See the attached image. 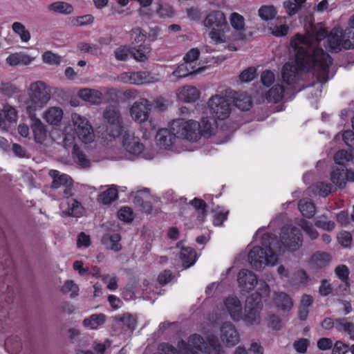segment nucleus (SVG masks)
I'll list each match as a JSON object with an SVG mask.
<instances>
[{"label":"nucleus","instance_id":"f257e3e1","mask_svg":"<svg viewBox=\"0 0 354 354\" xmlns=\"http://www.w3.org/2000/svg\"><path fill=\"white\" fill-rule=\"evenodd\" d=\"M264 230V227L259 228L254 235L255 240L258 237L261 238V246H254L248 256L249 263L256 270H261L265 266H276L285 250L294 252L303 243L301 232L292 225L288 224L282 227L280 239L268 232L262 233Z\"/></svg>","mask_w":354,"mask_h":354},{"label":"nucleus","instance_id":"f03ea898","mask_svg":"<svg viewBox=\"0 0 354 354\" xmlns=\"http://www.w3.org/2000/svg\"><path fill=\"white\" fill-rule=\"evenodd\" d=\"M295 61L284 64L281 70L283 81L288 84H295L300 78L301 72L305 68H310L315 72L320 81H326L329 66L332 59L322 50H315L313 55L306 51L310 47L307 38L301 34H296L290 40Z\"/></svg>","mask_w":354,"mask_h":354},{"label":"nucleus","instance_id":"7ed1b4c3","mask_svg":"<svg viewBox=\"0 0 354 354\" xmlns=\"http://www.w3.org/2000/svg\"><path fill=\"white\" fill-rule=\"evenodd\" d=\"M207 104L213 118L202 119L204 133L214 136V142L217 144L227 142L232 130L226 127H218V121H225L229 118L232 113L233 106L230 97L223 93L215 94L209 98Z\"/></svg>","mask_w":354,"mask_h":354},{"label":"nucleus","instance_id":"20e7f679","mask_svg":"<svg viewBox=\"0 0 354 354\" xmlns=\"http://www.w3.org/2000/svg\"><path fill=\"white\" fill-rule=\"evenodd\" d=\"M308 39L310 44V47L306 49V51L310 55L313 54L315 50H322L326 54L320 47L322 40L327 37L328 46H325L326 49H329L331 52L337 53L342 48L351 49L354 48V40H350V37H345V31L342 32L340 28H333L330 35H328L327 30L323 26L316 27L313 31V35H301ZM330 57V56L327 53Z\"/></svg>","mask_w":354,"mask_h":354},{"label":"nucleus","instance_id":"39448f33","mask_svg":"<svg viewBox=\"0 0 354 354\" xmlns=\"http://www.w3.org/2000/svg\"><path fill=\"white\" fill-rule=\"evenodd\" d=\"M63 145L71 147L77 138L82 142L88 144L94 140L95 135L89 120L84 116L73 113L71 120L63 130Z\"/></svg>","mask_w":354,"mask_h":354},{"label":"nucleus","instance_id":"423d86ee","mask_svg":"<svg viewBox=\"0 0 354 354\" xmlns=\"http://www.w3.org/2000/svg\"><path fill=\"white\" fill-rule=\"evenodd\" d=\"M172 133L177 138L178 142L185 140L196 142L200 140L202 135L211 137L203 132V126L194 120L178 118L169 122Z\"/></svg>","mask_w":354,"mask_h":354},{"label":"nucleus","instance_id":"0eeeda50","mask_svg":"<svg viewBox=\"0 0 354 354\" xmlns=\"http://www.w3.org/2000/svg\"><path fill=\"white\" fill-rule=\"evenodd\" d=\"M27 93L28 100L26 102V109L29 115L33 114L37 109H42L51 98L50 86L41 80L32 82Z\"/></svg>","mask_w":354,"mask_h":354},{"label":"nucleus","instance_id":"6e6552de","mask_svg":"<svg viewBox=\"0 0 354 354\" xmlns=\"http://www.w3.org/2000/svg\"><path fill=\"white\" fill-rule=\"evenodd\" d=\"M205 27L210 28L209 37L215 44L226 43L230 40V32L225 14L219 10L210 12L204 20Z\"/></svg>","mask_w":354,"mask_h":354},{"label":"nucleus","instance_id":"1a4fd4ad","mask_svg":"<svg viewBox=\"0 0 354 354\" xmlns=\"http://www.w3.org/2000/svg\"><path fill=\"white\" fill-rule=\"evenodd\" d=\"M122 148L124 151L125 158L129 160L144 158L151 160L153 158L154 153L147 152L145 149L143 144L138 137L131 131H122L120 134Z\"/></svg>","mask_w":354,"mask_h":354},{"label":"nucleus","instance_id":"9d476101","mask_svg":"<svg viewBox=\"0 0 354 354\" xmlns=\"http://www.w3.org/2000/svg\"><path fill=\"white\" fill-rule=\"evenodd\" d=\"M102 117L106 127L104 138L108 143L115 140L123 131L122 120L119 109L113 105L105 108Z\"/></svg>","mask_w":354,"mask_h":354},{"label":"nucleus","instance_id":"9b49d317","mask_svg":"<svg viewBox=\"0 0 354 354\" xmlns=\"http://www.w3.org/2000/svg\"><path fill=\"white\" fill-rule=\"evenodd\" d=\"M263 304L258 294H252L247 297L243 320L249 325H257L261 323V312Z\"/></svg>","mask_w":354,"mask_h":354},{"label":"nucleus","instance_id":"f8f14e48","mask_svg":"<svg viewBox=\"0 0 354 354\" xmlns=\"http://www.w3.org/2000/svg\"><path fill=\"white\" fill-rule=\"evenodd\" d=\"M151 104L146 98H140L136 101L129 109L131 118L139 124L149 120Z\"/></svg>","mask_w":354,"mask_h":354},{"label":"nucleus","instance_id":"ddd939ff","mask_svg":"<svg viewBox=\"0 0 354 354\" xmlns=\"http://www.w3.org/2000/svg\"><path fill=\"white\" fill-rule=\"evenodd\" d=\"M116 90L113 88H104L102 91L84 88L77 92V96L83 101L91 104H101L104 97V93L108 95L116 94Z\"/></svg>","mask_w":354,"mask_h":354},{"label":"nucleus","instance_id":"4468645a","mask_svg":"<svg viewBox=\"0 0 354 354\" xmlns=\"http://www.w3.org/2000/svg\"><path fill=\"white\" fill-rule=\"evenodd\" d=\"M156 143L160 147L177 151V145L179 142L177 138L171 131V125L169 124L167 129H159L156 136Z\"/></svg>","mask_w":354,"mask_h":354},{"label":"nucleus","instance_id":"2eb2a0df","mask_svg":"<svg viewBox=\"0 0 354 354\" xmlns=\"http://www.w3.org/2000/svg\"><path fill=\"white\" fill-rule=\"evenodd\" d=\"M120 78L124 83L135 85H142L156 82L155 77L145 71L123 73L120 75Z\"/></svg>","mask_w":354,"mask_h":354},{"label":"nucleus","instance_id":"dca6fc26","mask_svg":"<svg viewBox=\"0 0 354 354\" xmlns=\"http://www.w3.org/2000/svg\"><path fill=\"white\" fill-rule=\"evenodd\" d=\"M223 310L232 319L239 322L243 319V306L240 299L236 296H229L223 300Z\"/></svg>","mask_w":354,"mask_h":354},{"label":"nucleus","instance_id":"f3484780","mask_svg":"<svg viewBox=\"0 0 354 354\" xmlns=\"http://www.w3.org/2000/svg\"><path fill=\"white\" fill-rule=\"evenodd\" d=\"M332 183L339 188H344L346 182H354V172L345 167H337L330 174Z\"/></svg>","mask_w":354,"mask_h":354},{"label":"nucleus","instance_id":"a211bd4d","mask_svg":"<svg viewBox=\"0 0 354 354\" xmlns=\"http://www.w3.org/2000/svg\"><path fill=\"white\" fill-rule=\"evenodd\" d=\"M49 175L53 179L51 187L54 189L63 188V192L65 195H68L71 190L73 185V180L71 178L67 175L61 174L57 170H50Z\"/></svg>","mask_w":354,"mask_h":354},{"label":"nucleus","instance_id":"6ab92c4d","mask_svg":"<svg viewBox=\"0 0 354 354\" xmlns=\"http://www.w3.org/2000/svg\"><path fill=\"white\" fill-rule=\"evenodd\" d=\"M237 282L239 288L243 291L249 292L255 287L257 283V277L252 271L242 269L238 273Z\"/></svg>","mask_w":354,"mask_h":354},{"label":"nucleus","instance_id":"aec40b11","mask_svg":"<svg viewBox=\"0 0 354 354\" xmlns=\"http://www.w3.org/2000/svg\"><path fill=\"white\" fill-rule=\"evenodd\" d=\"M221 338L227 346H234L239 342V336L235 326L230 322L225 323L221 327Z\"/></svg>","mask_w":354,"mask_h":354},{"label":"nucleus","instance_id":"412c9836","mask_svg":"<svg viewBox=\"0 0 354 354\" xmlns=\"http://www.w3.org/2000/svg\"><path fill=\"white\" fill-rule=\"evenodd\" d=\"M17 119L16 109L9 104H5L0 109V128L7 130L10 124L14 123Z\"/></svg>","mask_w":354,"mask_h":354},{"label":"nucleus","instance_id":"4be33fe9","mask_svg":"<svg viewBox=\"0 0 354 354\" xmlns=\"http://www.w3.org/2000/svg\"><path fill=\"white\" fill-rule=\"evenodd\" d=\"M268 30L276 37L286 36L289 33L290 27L286 23V17H277L269 24Z\"/></svg>","mask_w":354,"mask_h":354},{"label":"nucleus","instance_id":"5701e85b","mask_svg":"<svg viewBox=\"0 0 354 354\" xmlns=\"http://www.w3.org/2000/svg\"><path fill=\"white\" fill-rule=\"evenodd\" d=\"M230 22L232 28L237 32V34L233 35L234 40H243L245 38V19L244 17L237 13L232 12L230 16ZM230 37L232 34L230 35Z\"/></svg>","mask_w":354,"mask_h":354},{"label":"nucleus","instance_id":"b1692460","mask_svg":"<svg viewBox=\"0 0 354 354\" xmlns=\"http://www.w3.org/2000/svg\"><path fill=\"white\" fill-rule=\"evenodd\" d=\"M65 196L66 198L61 203L62 207L67 205L64 209V213L69 216L79 217L83 212L82 206L75 198L71 196V193Z\"/></svg>","mask_w":354,"mask_h":354},{"label":"nucleus","instance_id":"393cba45","mask_svg":"<svg viewBox=\"0 0 354 354\" xmlns=\"http://www.w3.org/2000/svg\"><path fill=\"white\" fill-rule=\"evenodd\" d=\"M64 116V111L59 106H50L44 114V120L50 125L58 126L60 124Z\"/></svg>","mask_w":354,"mask_h":354},{"label":"nucleus","instance_id":"a878e982","mask_svg":"<svg viewBox=\"0 0 354 354\" xmlns=\"http://www.w3.org/2000/svg\"><path fill=\"white\" fill-rule=\"evenodd\" d=\"M178 98L185 102H194L200 97V91L193 86H183L178 90Z\"/></svg>","mask_w":354,"mask_h":354},{"label":"nucleus","instance_id":"bb28decb","mask_svg":"<svg viewBox=\"0 0 354 354\" xmlns=\"http://www.w3.org/2000/svg\"><path fill=\"white\" fill-rule=\"evenodd\" d=\"M35 60V57H31L24 52H18L10 54L6 59V63L11 66L18 65L28 66Z\"/></svg>","mask_w":354,"mask_h":354},{"label":"nucleus","instance_id":"cd10ccee","mask_svg":"<svg viewBox=\"0 0 354 354\" xmlns=\"http://www.w3.org/2000/svg\"><path fill=\"white\" fill-rule=\"evenodd\" d=\"M72 147V158L75 164L83 169L90 167L93 160L88 158L86 154L75 143Z\"/></svg>","mask_w":354,"mask_h":354},{"label":"nucleus","instance_id":"c85d7f7f","mask_svg":"<svg viewBox=\"0 0 354 354\" xmlns=\"http://www.w3.org/2000/svg\"><path fill=\"white\" fill-rule=\"evenodd\" d=\"M115 319V328H122L125 332L130 333L135 328L136 319L129 314H124L122 316H118Z\"/></svg>","mask_w":354,"mask_h":354},{"label":"nucleus","instance_id":"c756f323","mask_svg":"<svg viewBox=\"0 0 354 354\" xmlns=\"http://www.w3.org/2000/svg\"><path fill=\"white\" fill-rule=\"evenodd\" d=\"M120 240V235L115 233L104 235L102 239V242L106 247V248L114 252H119L122 249Z\"/></svg>","mask_w":354,"mask_h":354},{"label":"nucleus","instance_id":"7c9ffc66","mask_svg":"<svg viewBox=\"0 0 354 354\" xmlns=\"http://www.w3.org/2000/svg\"><path fill=\"white\" fill-rule=\"evenodd\" d=\"M274 302L282 310L288 311L293 307V302L288 295L285 292H276Z\"/></svg>","mask_w":354,"mask_h":354},{"label":"nucleus","instance_id":"2f4dec72","mask_svg":"<svg viewBox=\"0 0 354 354\" xmlns=\"http://www.w3.org/2000/svg\"><path fill=\"white\" fill-rule=\"evenodd\" d=\"M284 91L285 89L283 86L274 85L265 94V99L268 102L277 103L283 99Z\"/></svg>","mask_w":354,"mask_h":354},{"label":"nucleus","instance_id":"473e14b6","mask_svg":"<svg viewBox=\"0 0 354 354\" xmlns=\"http://www.w3.org/2000/svg\"><path fill=\"white\" fill-rule=\"evenodd\" d=\"M48 10L55 13L66 15L71 14L74 9L73 6L67 2L55 1L48 6Z\"/></svg>","mask_w":354,"mask_h":354},{"label":"nucleus","instance_id":"72a5a7b5","mask_svg":"<svg viewBox=\"0 0 354 354\" xmlns=\"http://www.w3.org/2000/svg\"><path fill=\"white\" fill-rule=\"evenodd\" d=\"M31 127L35 141L38 143H42L45 140L47 135L44 124L40 120L36 119L33 121Z\"/></svg>","mask_w":354,"mask_h":354},{"label":"nucleus","instance_id":"f704fd0d","mask_svg":"<svg viewBox=\"0 0 354 354\" xmlns=\"http://www.w3.org/2000/svg\"><path fill=\"white\" fill-rule=\"evenodd\" d=\"M277 10L273 5H263L258 10L259 17L265 21L275 19Z\"/></svg>","mask_w":354,"mask_h":354},{"label":"nucleus","instance_id":"c9c22d12","mask_svg":"<svg viewBox=\"0 0 354 354\" xmlns=\"http://www.w3.org/2000/svg\"><path fill=\"white\" fill-rule=\"evenodd\" d=\"M180 257L183 266L187 268L195 263L196 261V253L194 250L191 248H183L181 250Z\"/></svg>","mask_w":354,"mask_h":354},{"label":"nucleus","instance_id":"e433bc0d","mask_svg":"<svg viewBox=\"0 0 354 354\" xmlns=\"http://www.w3.org/2000/svg\"><path fill=\"white\" fill-rule=\"evenodd\" d=\"M235 106L241 111H248L252 106V100L245 93H238L234 97Z\"/></svg>","mask_w":354,"mask_h":354},{"label":"nucleus","instance_id":"4c0bfd02","mask_svg":"<svg viewBox=\"0 0 354 354\" xmlns=\"http://www.w3.org/2000/svg\"><path fill=\"white\" fill-rule=\"evenodd\" d=\"M298 208L301 214L306 218H312L315 214V206L309 199L300 200L298 204Z\"/></svg>","mask_w":354,"mask_h":354},{"label":"nucleus","instance_id":"58836bf2","mask_svg":"<svg viewBox=\"0 0 354 354\" xmlns=\"http://www.w3.org/2000/svg\"><path fill=\"white\" fill-rule=\"evenodd\" d=\"M198 72V69H194V67H192L191 65H188V64L184 62L178 65L175 68V70L171 73V76L177 78H183Z\"/></svg>","mask_w":354,"mask_h":354},{"label":"nucleus","instance_id":"ea45409f","mask_svg":"<svg viewBox=\"0 0 354 354\" xmlns=\"http://www.w3.org/2000/svg\"><path fill=\"white\" fill-rule=\"evenodd\" d=\"M105 322V315L104 314H93L89 317L84 319L83 325L84 327L90 329H97V327Z\"/></svg>","mask_w":354,"mask_h":354},{"label":"nucleus","instance_id":"a19ab883","mask_svg":"<svg viewBox=\"0 0 354 354\" xmlns=\"http://www.w3.org/2000/svg\"><path fill=\"white\" fill-rule=\"evenodd\" d=\"M335 328L339 332L345 331L350 339L354 341V324L348 322L345 318L337 319Z\"/></svg>","mask_w":354,"mask_h":354},{"label":"nucleus","instance_id":"79ce46f5","mask_svg":"<svg viewBox=\"0 0 354 354\" xmlns=\"http://www.w3.org/2000/svg\"><path fill=\"white\" fill-rule=\"evenodd\" d=\"M12 30L20 37L21 42L28 43L30 41L31 38L30 33L21 22H14L12 25Z\"/></svg>","mask_w":354,"mask_h":354},{"label":"nucleus","instance_id":"37998d69","mask_svg":"<svg viewBox=\"0 0 354 354\" xmlns=\"http://www.w3.org/2000/svg\"><path fill=\"white\" fill-rule=\"evenodd\" d=\"M118 198V191L113 186L109 188L99 196V201L103 204H111Z\"/></svg>","mask_w":354,"mask_h":354},{"label":"nucleus","instance_id":"c03bdc74","mask_svg":"<svg viewBox=\"0 0 354 354\" xmlns=\"http://www.w3.org/2000/svg\"><path fill=\"white\" fill-rule=\"evenodd\" d=\"M298 225L301 228L306 232V235L312 240L315 239L318 237L319 233L314 227L313 224L309 221L300 219Z\"/></svg>","mask_w":354,"mask_h":354},{"label":"nucleus","instance_id":"a18cd8bd","mask_svg":"<svg viewBox=\"0 0 354 354\" xmlns=\"http://www.w3.org/2000/svg\"><path fill=\"white\" fill-rule=\"evenodd\" d=\"M5 346L6 350L11 354H17L21 348V343L19 337H9L6 340Z\"/></svg>","mask_w":354,"mask_h":354},{"label":"nucleus","instance_id":"49530a36","mask_svg":"<svg viewBox=\"0 0 354 354\" xmlns=\"http://www.w3.org/2000/svg\"><path fill=\"white\" fill-rule=\"evenodd\" d=\"M311 263L319 268L324 266L330 261V256L326 252H316L311 257Z\"/></svg>","mask_w":354,"mask_h":354},{"label":"nucleus","instance_id":"de8ad7c7","mask_svg":"<svg viewBox=\"0 0 354 354\" xmlns=\"http://www.w3.org/2000/svg\"><path fill=\"white\" fill-rule=\"evenodd\" d=\"M150 48L146 46H139L138 48L131 50V55L134 59L139 62H143L148 59Z\"/></svg>","mask_w":354,"mask_h":354},{"label":"nucleus","instance_id":"09e8293b","mask_svg":"<svg viewBox=\"0 0 354 354\" xmlns=\"http://www.w3.org/2000/svg\"><path fill=\"white\" fill-rule=\"evenodd\" d=\"M333 186L331 184L319 182L311 187V189L315 194L325 197L332 192Z\"/></svg>","mask_w":354,"mask_h":354},{"label":"nucleus","instance_id":"8fccbe9b","mask_svg":"<svg viewBox=\"0 0 354 354\" xmlns=\"http://www.w3.org/2000/svg\"><path fill=\"white\" fill-rule=\"evenodd\" d=\"M200 55V51L197 48L191 49L184 57V62L194 67V69H198V72L201 71V68H196V62Z\"/></svg>","mask_w":354,"mask_h":354},{"label":"nucleus","instance_id":"3c124183","mask_svg":"<svg viewBox=\"0 0 354 354\" xmlns=\"http://www.w3.org/2000/svg\"><path fill=\"white\" fill-rule=\"evenodd\" d=\"M334 160L335 164L339 165V167H344V164L345 162L349 161L352 162V154L348 153L346 150H339L335 153Z\"/></svg>","mask_w":354,"mask_h":354},{"label":"nucleus","instance_id":"603ef678","mask_svg":"<svg viewBox=\"0 0 354 354\" xmlns=\"http://www.w3.org/2000/svg\"><path fill=\"white\" fill-rule=\"evenodd\" d=\"M79 287L72 280H67L62 288V292L64 294H70L72 298L78 295Z\"/></svg>","mask_w":354,"mask_h":354},{"label":"nucleus","instance_id":"864d4df0","mask_svg":"<svg viewBox=\"0 0 354 354\" xmlns=\"http://www.w3.org/2000/svg\"><path fill=\"white\" fill-rule=\"evenodd\" d=\"M315 225L317 227L326 231H332L335 227V223L332 221H326L325 216L317 217L315 220Z\"/></svg>","mask_w":354,"mask_h":354},{"label":"nucleus","instance_id":"5fc2aeb1","mask_svg":"<svg viewBox=\"0 0 354 354\" xmlns=\"http://www.w3.org/2000/svg\"><path fill=\"white\" fill-rule=\"evenodd\" d=\"M42 61L49 65H59L61 63V57L51 51H46L42 55Z\"/></svg>","mask_w":354,"mask_h":354},{"label":"nucleus","instance_id":"6e6d98bb","mask_svg":"<svg viewBox=\"0 0 354 354\" xmlns=\"http://www.w3.org/2000/svg\"><path fill=\"white\" fill-rule=\"evenodd\" d=\"M190 204H192V205H193L196 209L201 212V215H198V220L201 221H204L206 216V204L205 201L201 199L194 198L192 201H190Z\"/></svg>","mask_w":354,"mask_h":354},{"label":"nucleus","instance_id":"4d7b16f0","mask_svg":"<svg viewBox=\"0 0 354 354\" xmlns=\"http://www.w3.org/2000/svg\"><path fill=\"white\" fill-rule=\"evenodd\" d=\"M94 21V17L91 15H86L74 17L71 22L73 26H83L91 24Z\"/></svg>","mask_w":354,"mask_h":354},{"label":"nucleus","instance_id":"13d9d810","mask_svg":"<svg viewBox=\"0 0 354 354\" xmlns=\"http://www.w3.org/2000/svg\"><path fill=\"white\" fill-rule=\"evenodd\" d=\"M257 76V70L254 67H249L244 70L239 75V79L242 82H249L252 81Z\"/></svg>","mask_w":354,"mask_h":354},{"label":"nucleus","instance_id":"bf43d9fd","mask_svg":"<svg viewBox=\"0 0 354 354\" xmlns=\"http://www.w3.org/2000/svg\"><path fill=\"white\" fill-rule=\"evenodd\" d=\"M156 13L161 18L171 17L174 14V9L168 4H159Z\"/></svg>","mask_w":354,"mask_h":354},{"label":"nucleus","instance_id":"052dcab7","mask_svg":"<svg viewBox=\"0 0 354 354\" xmlns=\"http://www.w3.org/2000/svg\"><path fill=\"white\" fill-rule=\"evenodd\" d=\"M118 216L120 220L129 223L133 220V213L130 207H124L118 211Z\"/></svg>","mask_w":354,"mask_h":354},{"label":"nucleus","instance_id":"680f3d73","mask_svg":"<svg viewBox=\"0 0 354 354\" xmlns=\"http://www.w3.org/2000/svg\"><path fill=\"white\" fill-rule=\"evenodd\" d=\"M0 91L6 95L11 96L18 91L17 87L11 82L0 83Z\"/></svg>","mask_w":354,"mask_h":354},{"label":"nucleus","instance_id":"e2e57ef3","mask_svg":"<svg viewBox=\"0 0 354 354\" xmlns=\"http://www.w3.org/2000/svg\"><path fill=\"white\" fill-rule=\"evenodd\" d=\"M102 281L106 283V287L110 290H115L118 288V278L115 276L103 274L100 277Z\"/></svg>","mask_w":354,"mask_h":354},{"label":"nucleus","instance_id":"0e129e2a","mask_svg":"<svg viewBox=\"0 0 354 354\" xmlns=\"http://www.w3.org/2000/svg\"><path fill=\"white\" fill-rule=\"evenodd\" d=\"M257 290L254 294H258L261 299L263 297H268L270 294V287L264 281L257 280L256 283Z\"/></svg>","mask_w":354,"mask_h":354},{"label":"nucleus","instance_id":"69168bd1","mask_svg":"<svg viewBox=\"0 0 354 354\" xmlns=\"http://www.w3.org/2000/svg\"><path fill=\"white\" fill-rule=\"evenodd\" d=\"M228 211L222 209L221 210H215L213 223L216 226H220L227 219Z\"/></svg>","mask_w":354,"mask_h":354},{"label":"nucleus","instance_id":"338daca9","mask_svg":"<svg viewBox=\"0 0 354 354\" xmlns=\"http://www.w3.org/2000/svg\"><path fill=\"white\" fill-rule=\"evenodd\" d=\"M131 55V50L127 46H121L115 51V56L118 60L126 61Z\"/></svg>","mask_w":354,"mask_h":354},{"label":"nucleus","instance_id":"774afa93","mask_svg":"<svg viewBox=\"0 0 354 354\" xmlns=\"http://www.w3.org/2000/svg\"><path fill=\"white\" fill-rule=\"evenodd\" d=\"M335 274L342 281L346 282L348 279L349 270L345 265H339L335 270Z\"/></svg>","mask_w":354,"mask_h":354}]
</instances>
